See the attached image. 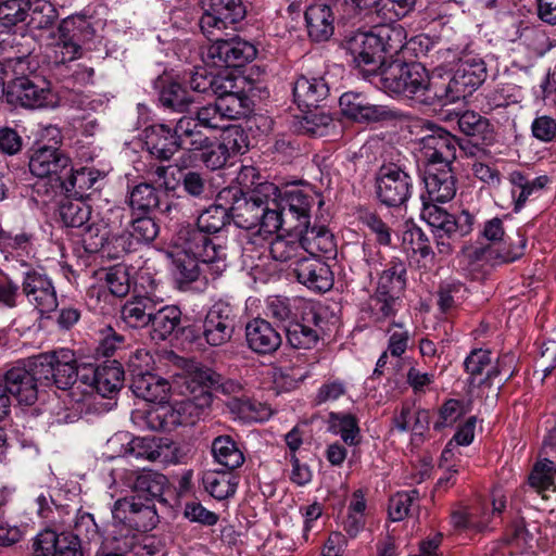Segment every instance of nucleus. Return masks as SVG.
<instances>
[{
	"label": "nucleus",
	"instance_id": "obj_5",
	"mask_svg": "<svg viewBox=\"0 0 556 556\" xmlns=\"http://www.w3.org/2000/svg\"><path fill=\"white\" fill-rule=\"evenodd\" d=\"M406 288V266L394 258L378 278L376 291L368 299L370 317L376 321H383L399 311L402 296Z\"/></svg>",
	"mask_w": 556,
	"mask_h": 556
},
{
	"label": "nucleus",
	"instance_id": "obj_29",
	"mask_svg": "<svg viewBox=\"0 0 556 556\" xmlns=\"http://www.w3.org/2000/svg\"><path fill=\"white\" fill-rule=\"evenodd\" d=\"M324 319L311 311L302 321H289L285 331L289 344L294 349H312L320 339Z\"/></svg>",
	"mask_w": 556,
	"mask_h": 556
},
{
	"label": "nucleus",
	"instance_id": "obj_7",
	"mask_svg": "<svg viewBox=\"0 0 556 556\" xmlns=\"http://www.w3.org/2000/svg\"><path fill=\"white\" fill-rule=\"evenodd\" d=\"M425 78L426 67L421 63L394 60L380 67L372 81L386 92L418 102Z\"/></svg>",
	"mask_w": 556,
	"mask_h": 556
},
{
	"label": "nucleus",
	"instance_id": "obj_55",
	"mask_svg": "<svg viewBox=\"0 0 556 556\" xmlns=\"http://www.w3.org/2000/svg\"><path fill=\"white\" fill-rule=\"evenodd\" d=\"M329 419L332 427L337 429L346 444L354 445L356 443L359 429L357 420L353 415L331 413Z\"/></svg>",
	"mask_w": 556,
	"mask_h": 556
},
{
	"label": "nucleus",
	"instance_id": "obj_10",
	"mask_svg": "<svg viewBox=\"0 0 556 556\" xmlns=\"http://www.w3.org/2000/svg\"><path fill=\"white\" fill-rule=\"evenodd\" d=\"M344 48L352 56L355 68L370 81L376 78L380 67L387 64L372 28L368 31L358 30L348 36L344 40Z\"/></svg>",
	"mask_w": 556,
	"mask_h": 556
},
{
	"label": "nucleus",
	"instance_id": "obj_52",
	"mask_svg": "<svg viewBox=\"0 0 556 556\" xmlns=\"http://www.w3.org/2000/svg\"><path fill=\"white\" fill-rule=\"evenodd\" d=\"M555 473L554 462L549 459L538 462L528 478L529 485L538 493H542L551 486H554V491H556V485H554Z\"/></svg>",
	"mask_w": 556,
	"mask_h": 556
},
{
	"label": "nucleus",
	"instance_id": "obj_33",
	"mask_svg": "<svg viewBox=\"0 0 556 556\" xmlns=\"http://www.w3.org/2000/svg\"><path fill=\"white\" fill-rule=\"evenodd\" d=\"M144 144L149 153L160 161H169L180 150L175 129L165 124L146 129Z\"/></svg>",
	"mask_w": 556,
	"mask_h": 556
},
{
	"label": "nucleus",
	"instance_id": "obj_53",
	"mask_svg": "<svg viewBox=\"0 0 556 556\" xmlns=\"http://www.w3.org/2000/svg\"><path fill=\"white\" fill-rule=\"evenodd\" d=\"M334 126L336 123L329 114L316 111L307 112L301 122L302 131L315 137L328 136L329 128Z\"/></svg>",
	"mask_w": 556,
	"mask_h": 556
},
{
	"label": "nucleus",
	"instance_id": "obj_21",
	"mask_svg": "<svg viewBox=\"0 0 556 556\" xmlns=\"http://www.w3.org/2000/svg\"><path fill=\"white\" fill-rule=\"evenodd\" d=\"M418 103L425 105H447L459 101L457 90L450 72L426 70V78L420 90Z\"/></svg>",
	"mask_w": 556,
	"mask_h": 556
},
{
	"label": "nucleus",
	"instance_id": "obj_37",
	"mask_svg": "<svg viewBox=\"0 0 556 556\" xmlns=\"http://www.w3.org/2000/svg\"><path fill=\"white\" fill-rule=\"evenodd\" d=\"M150 325L151 338L155 341H164L168 337L178 336L185 327L181 321V311L175 305H167L161 308L154 307Z\"/></svg>",
	"mask_w": 556,
	"mask_h": 556
},
{
	"label": "nucleus",
	"instance_id": "obj_57",
	"mask_svg": "<svg viewBox=\"0 0 556 556\" xmlns=\"http://www.w3.org/2000/svg\"><path fill=\"white\" fill-rule=\"evenodd\" d=\"M200 159L206 168L215 170L222 168L229 159L220 141L210 139L206 147L200 149Z\"/></svg>",
	"mask_w": 556,
	"mask_h": 556
},
{
	"label": "nucleus",
	"instance_id": "obj_54",
	"mask_svg": "<svg viewBox=\"0 0 556 556\" xmlns=\"http://www.w3.org/2000/svg\"><path fill=\"white\" fill-rule=\"evenodd\" d=\"M28 0H5L0 2V25L12 27L27 17Z\"/></svg>",
	"mask_w": 556,
	"mask_h": 556
},
{
	"label": "nucleus",
	"instance_id": "obj_43",
	"mask_svg": "<svg viewBox=\"0 0 556 556\" xmlns=\"http://www.w3.org/2000/svg\"><path fill=\"white\" fill-rule=\"evenodd\" d=\"M59 215L66 227L80 228L91 220V207L81 198L67 197L60 203Z\"/></svg>",
	"mask_w": 556,
	"mask_h": 556
},
{
	"label": "nucleus",
	"instance_id": "obj_48",
	"mask_svg": "<svg viewBox=\"0 0 556 556\" xmlns=\"http://www.w3.org/2000/svg\"><path fill=\"white\" fill-rule=\"evenodd\" d=\"M28 25L39 30L51 28L59 18L55 5L48 0H35L34 2L28 0Z\"/></svg>",
	"mask_w": 556,
	"mask_h": 556
},
{
	"label": "nucleus",
	"instance_id": "obj_3",
	"mask_svg": "<svg viewBox=\"0 0 556 556\" xmlns=\"http://www.w3.org/2000/svg\"><path fill=\"white\" fill-rule=\"evenodd\" d=\"M192 380L203 387L200 394L178 403L164 415L157 427L153 426L154 429L170 431L177 426L193 424L212 404V394L205 388L224 394H236L242 388L239 382L226 379L208 367H197L192 372Z\"/></svg>",
	"mask_w": 556,
	"mask_h": 556
},
{
	"label": "nucleus",
	"instance_id": "obj_44",
	"mask_svg": "<svg viewBox=\"0 0 556 556\" xmlns=\"http://www.w3.org/2000/svg\"><path fill=\"white\" fill-rule=\"evenodd\" d=\"M459 130L473 139L490 142L493 139V129L488 118L473 111H466L457 118Z\"/></svg>",
	"mask_w": 556,
	"mask_h": 556
},
{
	"label": "nucleus",
	"instance_id": "obj_27",
	"mask_svg": "<svg viewBox=\"0 0 556 556\" xmlns=\"http://www.w3.org/2000/svg\"><path fill=\"white\" fill-rule=\"evenodd\" d=\"M245 342L254 353L270 355L280 348L282 338L268 320L254 318L245 325Z\"/></svg>",
	"mask_w": 556,
	"mask_h": 556
},
{
	"label": "nucleus",
	"instance_id": "obj_58",
	"mask_svg": "<svg viewBox=\"0 0 556 556\" xmlns=\"http://www.w3.org/2000/svg\"><path fill=\"white\" fill-rule=\"evenodd\" d=\"M194 119L199 122L202 127L212 128V129H224L226 126L224 125V117L220 114L219 106L216 102L208 103L204 106H201L195 112Z\"/></svg>",
	"mask_w": 556,
	"mask_h": 556
},
{
	"label": "nucleus",
	"instance_id": "obj_8",
	"mask_svg": "<svg viewBox=\"0 0 556 556\" xmlns=\"http://www.w3.org/2000/svg\"><path fill=\"white\" fill-rule=\"evenodd\" d=\"M37 374L47 382L52 381L61 390H79L81 383V367L77 365L73 351L62 349L35 357Z\"/></svg>",
	"mask_w": 556,
	"mask_h": 556
},
{
	"label": "nucleus",
	"instance_id": "obj_14",
	"mask_svg": "<svg viewBox=\"0 0 556 556\" xmlns=\"http://www.w3.org/2000/svg\"><path fill=\"white\" fill-rule=\"evenodd\" d=\"M80 377L84 394L94 391L103 397H111L123 386L124 370L116 361L97 367L91 364H83Z\"/></svg>",
	"mask_w": 556,
	"mask_h": 556
},
{
	"label": "nucleus",
	"instance_id": "obj_60",
	"mask_svg": "<svg viewBox=\"0 0 556 556\" xmlns=\"http://www.w3.org/2000/svg\"><path fill=\"white\" fill-rule=\"evenodd\" d=\"M59 533L50 528L40 531L33 540V556H53Z\"/></svg>",
	"mask_w": 556,
	"mask_h": 556
},
{
	"label": "nucleus",
	"instance_id": "obj_16",
	"mask_svg": "<svg viewBox=\"0 0 556 556\" xmlns=\"http://www.w3.org/2000/svg\"><path fill=\"white\" fill-rule=\"evenodd\" d=\"M51 90L38 77L20 76L7 85L5 100L9 104L25 109H37L49 104Z\"/></svg>",
	"mask_w": 556,
	"mask_h": 556
},
{
	"label": "nucleus",
	"instance_id": "obj_45",
	"mask_svg": "<svg viewBox=\"0 0 556 556\" xmlns=\"http://www.w3.org/2000/svg\"><path fill=\"white\" fill-rule=\"evenodd\" d=\"M214 458L226 468L232 470L244 463L243 453L230 435H219L212 443Z\"/></svg>",
	"mask_w": 556,
	"mask_h": 556
},
{
	"label": "nucleus",
	"instance_id": "obj_59",
	"mask_svg": "<svg viewBox=\"0 0 556 556\" xmlns=\"http://www.w3.org/2000/svg\"><path fill=\"white\" fill-rule=\"evenodd\" d=\"M159 233V226L153 218L149 216L138 217L131 223V232L126 235L128 238L134 237L138 241L151 242Z\"/></svg>",
	"mask_w": 556,
	"mask_h": 556
},
{
	"label": "nucleus",
	"instance_id": "obj_9",
	"mask_svg": "<svg viewBox=\"0 0 556 556\" xmlns=\"http://www.w3.org/2000/svg\"><path fill=\"white\" fill-rule=\"evenodd\" d=\"M121 480L131 491L130 496L155 504L161 509L168 510L172 507L167 498L172 488L163 473L152 469L126 470Z\"/></svg>",
	"mask_w": 556,
	"mask_h": 556
},
{
	"label": "nucleus",
	"instance_id": "obj_2",
	"mask_svg": "<svg viewBox=\"0 0 556 556\" xmlns=\"http://www.w3.org/2000/svg\"><path fill=\"white\" fill-rule=\"evenodd\" d=\"M176 251L168 253L174 275L179 282L190 283L200 275V263L211 265L216 273L226 267L227 248L215 243L199 230L178 229L174 238Z\"/></svg>",
	"mask_w": 556,
	"mask_h": 556
},
{
	"label": "nucleus",
	"instance_id": "obj_42",
	"mask_svg": "<svg viewBox=\"0 0 556 556\" xmlns=\"http://www.w3.org/2000/svg\"><path fill=\"white\" fill-rule=\"evenodd\" d=\"M99 173L90 168H80L78 170H71L70 175H65L59 192L64 193L66 197H77L84 199L87 197V191L93 188L98 181Z\"/></svg>",
	"mask_w": 556,
	"mask_h": 556
},
{
	"label": "nucleus",
	"instance_id": "obj_40",
	"mask_svg": "<svg viewBox=\"0 0 556 556\" xmlns=\"http://www.w3.org/2000/svg\"><path fill=\"white\" fill-rule=\"evenodd\" d=\"M201 127L192 116L186 115L177 121L174 129L181 150L198 152L206 147L211 138L202 131Z\"/></svg>",
	"mask_w": 556,
	"mask_h": 556
},
{
	"label": "nucleus",
	"instance_id": "obj_23",
	"mask_svg": "<svg viewBox=\"0 0 556 556\" xmlns=\"http://www.w3.org/2000/svg\"><path fill=\"white\" fill-rule=\"evenodd\" d=\"M312 202L313 198L300 189L286 191L277 201L281 226L290 224L292 230L308 226Z\"/></svg>",
	"mask_w": 556,
	"mask_h": 556
},
{
	"label": "nucleus",
	"instance_id": "obj_64",
	"mask_svg": "<svg viewBox=\"0 0 556 556\" xmlns=\"http://www.w3.org/2000/svg\"><path fill=\"white\" fill-rule=\"evenodd\" d=\"M135 555L137 556H165V543L154 536L146 535L140 542L132 547Z\"/></svg>",
	"mask_w": 556,
	"mask_h": 556
},
{
	"label": "nucleus",
	"instance_id": "obj_36",
	"mask_svg": "<svg viewBox=\"0 0 556 556\" xmlns=\"http://www.w3.org/2000/svg\"><path fill=\"white\" fill-rule=\"evenodd\" d=\"M329 3H314L305 11L308 36L314 41H327L334 30L333 12Z\"/></svg>",
	"mask_w": 556,
	"mask_h": 556
},
{
	"label": "nucleus",
	"instance_id": "obj_51",
	"mask_svg": "<svg viewBox=\"0 0 556 556\" xmlns=\"http://www.w3.org/2000/svg\"><path fill=\"white\" fill-rule=\"evenodd\" d=\"M160 101L168 109L185 112L194 102V98L182 85L173 81L162 89Z\"/></svg>",
	"mask_w": 556,
	"mask_h": 556
},
{
	"label": "nucleus",
	"instance_id": "obj_4",
	"mask_svg": "<svg viewBox=\"0 0 556 556\" xmlns=\"http://www.w3.org/2000/svg\"><path fill=\"white\" fill-rule=\"evenodd\" d=\"M421 200V218L431 227L439 253H452L454 243L472 231L473 215L462 211L455 216L438 204L427 202L425 197Z\"/></svg>",
	"mask_w": 556,
	"mask_h": 556
},
{
	"label": "nucleus",
	"instance_id": "obj_1",
	"mask_svg": "<svg viewBox=\"0 0 556 556\" xmlns=\"http://www.w3.org/2000/svg\"><path fill=\"white\" fill-rule=\"evenodd\" d=\"M278 188L271 182H260L244 192L240 186L225 187L220 203L229 204L230 217L243 229L257 228L258 233H274L281 228V216L277 211Z\"/></svg>",
	"mask_w": 556,
	"mask_h": 556
},
{
	"label": "nucleus",
	"instance_id": "obj_6",
	"mask_svg": "<svg viewBox=\"0 0 556 556\" xmlns=\"http://www.w3.org/2000/svg\"><path fill=\"white\" fill-rule=\"evenodd\" d=\"M29 170L40 178L34 186L35 192L51 199L59 193L65 175H70L72 162L59 148L42 146L30 156Z\"/></svg>",
	"mask_w": 556,
	"mask_h": 556
},
{
	"label": "nucleus",
	"instance_id": "obj_56",
	"mask_svg": "<svg viewBox=\"0 0 556 556\" xmlns=\"http://www.w3.org/2000/svg\"><path fill=\"white\" fill-rule=\"evenodd\" d=\"M491 364V353L488 350H473L465 359V370L469 375V386H477V377Z\"/></svg>",
	"mask_w": 556,
	"mask_h": 556
},
{
	"label": "nucleus",
	"instance_id": "obj_12",
	"mask_svg": "<svg viewBox=\"0 0 556 556\" xmlns=\"http://www.w3.org/2000/svg\"><path fill=\"white\" fill-rule=\"evenodd\" d=\"M413 192L412 177L397 166H383L376 178V194L381 204L400 207Z\"/></svg>",
	"mask_w": 556,
	"mask_h": 556
},
{
	"label": "nucleus",
	"instance_id": "obj_38",
	"mask_svg": "<svg viewBox=\"0 0 556 556\" xmlns=\"http://www.w3.org/2000/svg\"><path fill=\"white\" fill-rule=\"evenodd\" d=\"M329 86L323 77L300 76L293 84V97L299 105L317 108L329 96Z\"/></svg>",
	"mask_w": 556,
	"mask_h": 556
},
{
	"label": "nucleus",
	"instance_id": "obj_22",
	"mask_svg": "<svg viewBox=\"0 0 556 556\" xmlns=\"http://www.w3.org/2000/svg\"><path fill=\"white\" fill-rule=\"evenodd\" d=\"M23 292L40 314L50 313L58 307V299L51 279L38 270H28L22 282Z\"/></svg>",
	"mask_w": 556,
	"mask_h": 556
},
{
	"label": "nucleus",
	"instance_id": "obj_15",
	"mask_svg": "<svg viewBox=\"0 0 556 556\" xmlns=\"http://www.w3.org/2000/svg\"><path fill=\"white\" fill-rule=\"evenodd\" d=\"M207 38L212 41L207 49V58L215 66L240 67L256 56V48L241 38L224 39L215 34Z\"/></svg>",
	"mask_w": 556,
	"mask_h": 556
},
{
	"label": "nucleus",
	"instance_id": "obj_63",
	"mask_svg": "<svg viewBox=\"0 0 556 556\" xmlns=\"http://www.w3.org/2000/svg\"><path fill=\"white\" fill-rule=\"evenodd\" d=\"M53 556H84L79 538L72 532L59 533Z\"/></svg>",
	"mask_w": 556,
	"mask_h": 556
},
{
	"label": "nucleus",
	"instance_id": "obj_41",
	"mask_svg": "<svg viewBox=\"0 0 556 556\" xmlns=\"http://www.w3.org/2000/svg\"><path fill=\"white\" fill-rule=\"evenodd\" d=\"M372 31L384 56L392 58L406 45V30L395 22L375 25Z\"/></svg>",
	"mask_w": 556,
	"mask_h": 556
},
{
	"label": "nucleus",
	"instance_id": "obj_18",
	"mask_svg": "<svg viewBox=\"0 0 556 556\" xmlns=\"http://www.w3.org/2000/svg\"><path fill=\"white\" fill-rule=\"evenodd\" d=\"M29 366V369L24 366H14L0 375L9 397H14L21 405H33L37 401V381L42 380L37 374L35 359Z\"/></svg>",
	"mask_w": 556,
	"mask_h": 556
},
{
	"label": "nucleus",
	"instance_id": "obj_49",
	"mask_svg": "<svg viewBox=\"0 0 556 556\" xmlns=\"http://www.w3.org/2000/svg\"><path fill=\"white\" fill-rule=\"evenodd\" d=\"M229 409L245 421H263L270 416V409L250 399L232 397L227 403Z\"/></svg>",
	"mask_w": 556,
	"mask_h": 556
},
{
	"label": "nucleus",
	"instance_id": "obj_24",
	"mask_svg": "<svg viewBox=\"0 0 556 556\" xmlns=\"http://www.w3.org/2000/svg\"><path fill=\"white\" fill-rule=\"evenodd\" d=\"M292 271L300 283L312 290L325 292L332 287V271L319 257L309 255L299 257L294 261Z\"/></svg>",
	"mask_w": 556,
	"mask_h": 556
},
{
	"label": "nucleus",
	"instance_id": "obj_46",
	"mask_svg": "<svg viewBox=\"0 0 556 556\" xmlns=\"http://www.w3.org/2000/svg\"><path fill=\"white\" fill-rule=\"evenodd\" d=\"M269 253L275 261L289 262L304 256L301 239L298 231L287 236H277L269 245Z\"/></svg>",
	"mask_w": 556,
	"mask_h": 556
},
{
	"label": "nucleus",
	"instance_id": "obj_34",
	"mask_svg": "<svg viewBox=\"0 0 556 556\" xmlns=\"http://www.w3.org/2000/svg\"><path fill=\"white\" fill-rule=\"evenodd\" d=\"M83 229L81 238L85 245L86 251L90 253H96L101 250L108 249V252L111 253L109 249L111 244L115 247H122L124 252L129 251L125 247V243L128 241L127 236H118L110 239V229L108 225L101 219H92L80 227Z\"/></svg>",
	"mask_w": 556,
	"mask_h": 556
},
{
	"label": "nucleus",
	"instance_id": "obj_26",
	"mask_svg": "<svg viewBox=\"0 0 556 556\" xmlns=\"http://www.w3.org/2000/svg\"><path fill=\"white\" fill-rule=\"evenodd\" d=\"M424 181L427 202L445 203L455 197L456 179L451 166L426 165Z\"/></svg>",
	"mask_w": 556,
	"mask_h": 556
},
{
	"label": "nucleus",
	"instance_id": "obj_28",
	"mask_svg": "<svg viewBox=\"0 0 556 556\" xmlns=\"http://www.w3.org/2000/svg\"><path fill=\"white\" fill-rule=\"evenodd\" d=\"M460 100L471 96L486 78V65L482 59L468 58L460 61L451 73Z\"/></svg>",
	"mask_w": 556,
	"mask_h": 556
},
{
	"label": "nucleus",
	"instance_id": "obj_32",
	"mask_svg": "<svg viewBox=\"0 0 556 556\" xmlns=\"http://www.w3.org/2000/svg\"><path fill=\"white\" fill-rule=\"evenodd\" d=\"M343 115L355 121L378 122L389 116L386 106L370 104L366 97L357 92H345L339 99Z\"/></svg>",
	"mask_w": 556,
	"mask_h": 556
},
{
	"label": "nucleus",
	"instance_id": "obj_19",
	"mask_svg": "<svg viewBox=\"0 0 556 556\" xmlns=\"http://www.w3.org/2000/svg\"><path fill=\"white\" fill-rule=\"evenodd\" d=\"M429 131L420 139V152L426 165L451 166L456 159V137L434 125L429 126Z\"/></svg>",
	"mask_w": 556,
	"mask_h": 556
},
{
	"label": "nucleus",
	"instance_id": "obj_39",
	"mask_svg": "<svg viewBox=\"0 0 556 556\" xmlns=\"http://www.w3.org/2000/svg\"><path fill=\"white\" fill-rule=\"evenodd\" d=\"M155 302L148 296L128 300L121 309V318L131 328L140 329L151 325Z\"/></svg>",
	"mask_w": 556,
	"mask_h": 556
},
{
	"label": "nucleus",
	"instance_id": "obj_25",
	"mask_svg": "<svg viewBox=\"0 0 556 556\" xmlns=\"http://www.w3.org/2000/svg\"><path fill=\"white\" fill-rule=\"evenodd\" d=\"M166 193L155 188L152 184L142 182L135 186L128 197V203L134 211L148 214L154 210H159L161 214L175 217L179 212L177 202L169 201L163 205L162 198Z\"/></svg>",
	"mask_w": 556,
	"mask_h": 556
},
{
	"label": "nucleus",
	"instance_id": "obj_31",
	"mask_svg": "<svg viewBox=\"0 0 556 556\" xmlns=\"http://www.w3.org/2000/svg\"><path fill=\"white\" fill-rule=\"evenodd\" d=\"M174 444L167 439L134 438L125 447L124 455L137 459L167 463L174 453Z\"/></svg>",
	"mask_w": 556,
	"mask_h": 556
},
{
	"label": "nucleus",
	"instance_id": "obj_35",
	"mask_svg": "<svg viewBox=\"0 0 556 556\" xmlns=\"http://www.w3.org/2000/svg\"><path fill=\"white\" fill-rule=\"evenodd\" d=\"M294 231L299 232L303 252L309 256L336 254L337 245L333 235L325 226H302Z\"/></svg>",
	"mask_w": 556,
	"mask_h": 556
},
{
	"label": "nucleus",
	"instance_id": "obj_13",
	"mask_svg": "<svg viewBox=\"0 0 556 556\" xmlns=\"http://www.w3.org/2000/svg\"><path fill=\"white\" fill-rule=\"evenodd\" d=\"M200 27L206 36L242 21L247 14L242 0H200Z\"/></svg>",
	"mask_w": 556,
	"mask_h": 556
},
{
	"label": "nucleus",
	"instance_id": "obj_47",
	"mask_svg": "<svg viewBox=\"0 0 556 556\" xmlns=\"http://www.w3.org/2000/svg\"><path fill=\"white\" fill-rule=\"evenodd\" d=\"M203 484L211 496L222 501L235 494L238 482L229 471H208L203 477Z\"/></svg>",
	"mask_w": 556,
	"mask_h": 556
},
{
	"label": "nucleus",
	"instance_id": "obj_11",
	"mask_svg": "<svg viewBox=\"0 0 556 556\" xmlns=\"http://www.w3.org/2000/svg\"><path fill=\"white\" fill-rule=\"evenodd\" d=\"M160 506L130 495L117 500L112 509L113 519L137 531H150L160 522Z\"/></svg>",
	"mask_w": 556,
	"mask_h": 556
},
{
	"label": "nucleus",
	"instance_id": "obj_17",
	"mask_svg": "<svg viewBox=\"0 0 556 556\" xmlns=\"http://www.w3.org/2000/svg\"><path fill=\"white\" fill-rule=\"evenodd\" d=\"M236 329V314L226 302L214 303L202 321V334L211 346H222L229 342Z\"/></svg>",
	"mask_w": 556,
	"mask_h": 556
},
{
	"label": "nucleus",
	"instance_id": "obj_62",
	"mask_svg": "<svg viewBox=\"0 0 556 556\" xmlns=\"http://www.w3.org/2000/svg\"><path fill=\"white\" fill-rule=\"evenodd\" d=\"M220 143L228 157L231 155L243 154L248 149L247 137L242 130L236 127L226 130L222 137Z\"/></svg>",
	"mask_w": 556,
	"mask_h": 556
},
{
	"label": "nucleus",
	"instance_id": "obj_61",
	"mask_svg": "<svg viewBox=\"0 0 556 556\" xmlns=\"http://www.w3.org/2000/svg\"><path fill=\"white\" fill-rule=\"evenodd\" d=\"M467 256L472 262L478 261H498L501 263L513 262L520 257L521 252H507L505 255H501L496 253V251L491 245H485L481 248H469L467 249Z\"/></svg>",
	"mask_w": 556,
	"mask_h": 556
},
{
	"label": "nucleus",
	"instance_id": "obj_30",
	"mask_svg": "<svg viewBox=\"0 0 556 556\" xmlns=\"http://www.w3.org/2000/svg\"><path fill=\"white\" fill-rule=\"evenodd\" d=\"M225 194L223 188L216 195L215 202L207 208L203 210L197 219V225H182L179 229H193L199 230L202 235L210 237V235L217 233L230 224L229 204L220 203L222 197Z\"/></svg>",
	"mask_w": 556,
	"mask_h": 556
},
{
	"label": "nucleus",
	"instance_id": "obj_50",
	"mask_svg": "<svg viewBox=\"0 0 556 556\" xmlns=\"http://www.w3.org/2000/svg\"><path fill=\"white\" fill-rule=\"evenodd\" d=\"M225 122L245 117L250 112L251 100L241 92L233 91L215 99Z\"/></svg>",
	"mask_w": 556,
	"mask_h": 556
},
{
	"label": "nucleus",
	"instance_id": "obj_20",
	"mask_svg": "<svg viewBox=\"0 0 556 556\" xmlns=\"http://www.w3.org/2000/svg\"><path fill=\"white\" fill-rule=\"evenodd\" d=\"M129 375L130 389L137 397L153 403L167 401L170 390L168 380L135 363L129 364Z\"/></svg>",
	"mask_w": 556,
	"mask_h": 556
}]
</instances>
